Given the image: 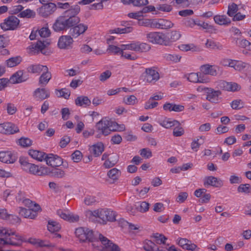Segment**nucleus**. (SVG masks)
Here are the masks:
<instances>
[{
    "label": "nucleus",
    "mask_w": 251,
    "mask_h": 251,
    "mask_svg": "<svg viewBox=\"0 0 251 251\" xmlns=\"http://www.w3.org/2000/svg\"><path fill=\"white\" fill-rule=\"evenodd\" d=\"M201 71L204 75H209L212 76H215L217 74L216 67L209 64L201 66Z\"/></svg>",
    "instance_id": "bb28decb"
},
{
    "label": "nucleus",
    "mask_w": 251,
    "mask_h": 251,
    "mask_svg": "<svg viewBox=\"0 0 251 251\" xmlns=\"http://www.w3.org/2000/svg\"><path fill=\"white\" fill-rule=\"evenodd\" d=\"M47 69V70H44L43 72L39 78V84L43 86H46L51 78V73L49 71L48 67Z\"/></svg>",
    "instance_id": "b1692460"
},
{
    "label": "nucleus",
    "mask_w": 251,
    "mask_h": 251,
    "mask_svg": "<svg viewBox=\"0 0 251 251\" xmlns=\"http://www.w3.org/2000/svg\"><path fill=\"white\" fill-rule=\"evenodd\" d=\"M49 44L50 43L46 41H38L35 45H33L32 48L38 51H41L44 54H46V52L44 51V50Z\"/></svg>",
    "instance_id": "58836bf2"
},
{
    "label": "nucleus",
    "mask_w": 251,
    "mask_h": 251,
    "mask_svg": "<svg viewBox=\"0 0 251 251\" xmlns=\"http://www.w3.org/2000/svg\"><path fill=\"white\" fill-rule=\"evenodd\" d=\"M237 191L239 193H249L251 192L250 185L249 184H240L238 187Z\"/></svg>",
    "instance_id": "0e129e2a"
},
{
    "label": "nucleus",
    "mask_w": 251,
    "mask_h": 251,
    "mask_svg": "<svg viewBox=\"0 0 251 251\" xmlns=\"http://www.w3.org/2000/svg\"><path fill=\"white\" fill-rule=\"evenodd\" d=\"M104 161L102 166L105 169H110L114 167L119 161V156L115 153L108 154L104 153L101 157Z\"/></svg>",
    "instance_id": "0eeeda50"
},
{
    "label": "nucleus",
    "mask_w": 251,
    "mask_h": 251,
    "mask_svg": "<svg viewBox=\"0 0 251 251\" xmlns=\"http://www.w3.org/2000/svg\"><path fill=\"white\" fill-rule=\"evenodd\" d=\"M18 16L22 18H31L35 17V13L33 10L27 9L21 12Z\"/></svg>",
    "instance_id": "603ef678"
},
{
    "label": "nucleus",
    "mask_w": 251,
    "mask_h": 251,
    "mask_svg": "<svg viewBox=\"0 0 251 251\" xmlns=\"http://www.w3.org/2000/svg\"><path fill=\"white\" fill-rule=\"evenodd\" d=\"M47 66L40 64L30 65L27 68L28 73L39 74L44 70H47Z\"/></svg>",
    "instance_id": "cd10ccee"
},
{
    "label": "nucleus",
    "mask_w": 251,
    "mask_h": 251,
    "mask_svg": "<svg viewBox=\"0 0 251 251\" xmlns=\"http://www.w3.org/2000/svg\"><path fill=\"white\" fill-rule=\"evenodd\" d=\"M151 47L149 44L138 42V52H146L149 51Z\"/></svg>",
    "instance_id": "69168bd1"
},
{
    "label": "nucleus",
    "mask_w": 251,
    "mask_h": 251,
    "mask_svg": "<svg viewBox=\"0 0 251 251\" xmlns=\"http://www.w3.org/2000/svg\"><path fill=\"white\" fill-rule=\"evenodd\" d=\"M143 76L144 81L151 84H154L160 78L159 73L153 67L146 69Z\"/></svg>",
    "instance_id": "423d86ee"
},
{
    "label": "nucleus",
    "mask_w": 251,
    "mask_h": 251,
    "mask_svg": "<svg viewBox=\"0 0 251 251\" xmlns=\"http://www.w3.org/2000/svg\"><path fill=\"white\" fill-rule=\"evenodd\" d=\"M251 69V65L246 62H244L242 61H237L235 70L239 72L247 71Z\"/></svg>",
    "instance_id": "ea45409f"
},
{
    "label": "nucleus",
    "mask_w": 251,
    "mask_h": 251,
    "mask_svg": "<svg viewBox=\"0 0 251 251\" xmlns=\"http://www.w3.org/2000/svg\"><path fill=\"white\" fill-rule=\"evenodd\" d=\"M190 22H192L193 25H196L198 26L201 27L203 29H211L212 26L208 25L207 23L200 21H195L191 20Z\"/></svg>",
    "instance_id": "052dcab7"
},
{
    "label": "nucleus",
    "mask_w": 251,
    "mask_h": 251,
    "mask_svg": "<svg viewBox=\"0 0 251 251\" xmlns=\"http://www.w3.org/2000/svg\"><path fill=\"white\" fill-rule=\"evenodd\" d=\"M177 244L183 249L187 250L193 251L197 247L195 244L192 243L191 241L186 238H180L178 239Z\"/></svg>",
    "instance_id": "aec40b11"
},
{
    "label": "nucleus",
    "mask_w": 251,
    "mask_h": 251,
    "mask_svg": "<svg viewBox=\"0 0 251 251\" xmlns=\"http://www.w3.org/2000/svg\"><path fill=\"white\" fill-rule=\"evenodd\" d=\"M23 71H19L14 73L9 79L10 82L12 83H19L25 81L27 78H25L23 77Z\"/></svg>",
    "instance_id": "c85d7f7f"
},
{
    "label": "nucleus",
    "mask_w": 251,
    "mask_h": 251,
    "mask_svg": "<svg viewBox=\"0 0 251 251\" xmlns=\"http://www.w3.org/2000/svg\"><path fill=\"white\" fill-rule=\"evenodd\" d=\"M164 58L167 61L177 63L180 61L181 56L176 54L166 53L164 55Z\"/></svg>",
    "instance_id": "79ce46f5"
},
{
    "label": "nucleus",
    "mask_w": 251,
    "mask_h": 251,
    "mask_svg": "<svg viewBox=\"0 0 251 251\" xmlns=\"http://www.w3.org/2000/svg\"><path fill=\"white\" fill-rule=\"evenodd\" d=\"M163 109L165 111L181 112L184 109V106L172 103H166L163 105Z\"/></svg>",
    "instance_id": "393cba45"
},
{
    "label": "nucleus",
    "mask_w": 251,
    "mask_h": 251,
    "mask_svg": "<svg viewBox=\"0 0 251 251\" xmlns=\"http://www.w3.org/2000/svg\"><path fill=\"white\" fill-rule=\"evenodd\" d=\"M38 33L41 37L46 38L50 35V31L48 26H45L39 30Z\"/></svg>",
    "instance_id": "e2e57ef3"
},
{
    "label": "nucleus",
    "mask_w": 251,
    "mask_h": 251,
    "mask_svg": "<svg viewBox=\"0 0 251 251\" xmlns=\"http://www.w3.org/2000/svg\"><path fill=\"white\" fill-rule=\"evenodd\" d=\"M203 185L205 187L211 186L214 187H220L223 186V183L220 178L213 176H208L204 177Z\"/></svg>",
    "instance_id": "dca6fc26"
},
{
    "label": "nucleus",
    "mask_w": 251,
    "mask_h": 251,
    "mask_svg": "<svg viewBox=\"0 0 251 251\" xmlns=\"http://www.w3.org/2000/svg\"><path fill=\"white\" fill-rule=\"evenodd\" d=\"M74 40L71 35H62L58 39L57 45L60 49H69L73 44Z\"/></svg>",
    "instance_id": "4468645a"
},
{
    "label": "nucleus",
    "mask_w": 251,
    "mask_h": 251,
    "mask_svg": "<svg viewBox=\"0 0 251 251\" xmlns=\"http://www.w3.org/2000/svg\"><path fill=\"white\" fill-rule=\"evenodd\" d=\"M181 50L187 51L191 50L192 51H200L201 50L199 47L195 46L193 44L182 45L179 47Z\"/></svg>",
    "instance_id": "a19ab883"
},
{
    "label": "nucleus",
    "mask_w": 251,
    "mask_h": 251,
    "mask_svg": "<svg viewBox=\"0 0 251 251\" xmlns=\"http://www.w3.org/2000/svg\"><path fill=\"white\" fill-rule=\"evenodd\" d=\"M60 228L61 226L59 223L53 221H49L48 229L50 232H57Z\"/></svg>",
    "instance_id": "a18cd8bd"
},
{
    "label": "nucleus",
    "mask_w": 251,
    "mask_h": 251,
    "mask_svg": "<svg viewBox=\"0 0 251 251\" xmlns=\"http://www.w3.org/2000/svg\"><path fill=\"white\" fill-rule=\"evenodd\" d=\"M28 154L32 158L40 161H42L43 160H45V156L47 155L43 152L33 150H29Z\"/></svg>",
    "instance_id": "e433bc0d"
},
{
    "label": "nucleus",
    "mask_w": 251,
    "mask_h": 251,
    "mask_svg": "<svg viewBox=\"0 0 251 251\" xmlns=\"http://www.w3.org/2000/svg\"><path fill=\"white\" fill-rule=\"evenodd\" d=\"M105 218L104 224L106 221L114 222L116 220V212L110 209H105Z\"/></svg>",
    "instance_id": "49530a36"
},
{
    "label": "nucleus",
    "mask_w": 251,
    "mask_h": 251,
    "mask_svg": "<svg viewBox=\"0 0 251 251\" xmlns=\"http://www.w3.org/2000/svg\"><path fill=\"white\" fill-rule=\"evenodd\" d=\"M215 22L221 25H228L231 21L230 19L225 15H216L214 17Z\"/></svg>",
    "instance_id": "c9c22d12"
},
{
    "label": "nucleus",
    "mask_w": 251,
    "mask_h": 251,
    "mask_svg": "<svg viewBox=\"0 0 251 251\" xmlns=\"http://www.w3.org/2000/svg\"><path fill=\"white\" fill-rule=\"evenodd\" d=\"M45 160L47 165L52 167H59L63 163V159L57 155L53 154H47Z\"/></svg>",
    "instance_id": "9b49d317"
},
{
    "label": "nucleus",
    "mask_w": 251,
    "mask_h": 251,
    "mask_svg": "<svg viewBox=\"0 0 251 251\" xmlns=\"http://www.w3.org/2000/svg\"><path fill=\"white\" fill-rule=\"evenodd\" d=\"M31 209H26L25 208H21L20 211V214L25 218H29L30 219L33 218V215H31Z\"/></svg>",
    "instance_id": "680f3d73"
},
{
    "label": "nucleus",
    "mask_w": 251,
    "mask_h": 251,
    "mask_svg": "<svg viewBox=\"0 0 251 251\" xmlns=\"http://www.w3.org/2000/svg\"><path fill=\"white\" fill-rule=\"evenodd\" d=\"M19 161L22 169L26 173L40 176H45L47 174L46 167H39L34 164L30 163L24 158H20Z\"/></svg>",
    "instance_id": "f03ea898"
},
{
    "label": "nucleus",
    "mask_w": 251,
    "mask_h": 251,
    "mask_svg": "<svg viewBox=\"0 0 251 251\" xmlns=\"http://www.w3.org/2000/svg\"><path fill=\"white\" fill-rule=\"evenodd\" d=\"M76 236L81 242L87 240L92 242L93 240V232L92 230L85 229L83 227H79L76 229L75 231Z\"/></svg>",
    "instance_id": "1a4fd4ad"
},
{
    "label": "nucleus",
    "mask_w": 251,
    "mask_h": 251,
    "mask_svg": "<svg viewBox=\"0 0 251 251\" xmlns=\"http://www.w3.org/2000/svg\"><path fill=\"white\" fill-rule=\"evenodd\" d=\"M33 96L37 100H43L50 97V92L46 88H38L34 91Z\"/></svg>",
    "instance_id": "6ab92c4d"
},
{
    "label": "nucleus",
    "mask_w": 251,
    "mask_h": 251,
    "mask_svg": "<svg viewBox=\"0 0 251 251\" xmlns=\"http://www.w3.org/2000/svg\"><path fill=\"white\" fill-rule=\"evenodd\" d=\"M47 169V174L46 175H49L51 176L57 177V178H62L65 176V172L58 168H54L52 170H50L49 168L46 167Z\"/></svg>",
    "instance_id": "2f4dec72"
},
{
    "label": "nucleus",
    "mask_w": 251,
    "mask_h": 251,
    "mask_svg": "<svg viewBox=\"0 0 251 251\" xmlns=\"http://www.w3.org/2000/svg\"><path fill=\"white\" fill-rule=\"evenodd\" d=\"M20 23V20L15 16H10L1 23L0 26L4 31L16 29Z\"/></svg>",
    "instance_id": "39448f33"
},
{
    "label": "nucleus",
    "mask_w": 251,
    "mask_h": 251,
    "mask_svg": "<svg viewBox=\"0 0 251 251\" xmlns=\"http://www.w3.org/2000/svg\"><path fill=\"white\" fill-rule=\"evenodd\" d=\"M107 51L110 53H113L114 54H121L122 52V49H121V45L120 47H117L115 45H109L107 49Z\"/></svg>",
    "instance_id": "13d9d810"
},
{
    "label": "nucleus",
    "mask_w": 251,
    "mask_h": 251,
    "mask_svg": "<svg viewBox=\"0 0 251 251\" xmlns=\"http://www.w3.org/2000/svg\"><path fill=\"white\" fill-rule=\"evenodd\" d=\"M25 205L32 208L35 211L40 210V206L37 203H34L28 199H25L22 202Z\"/></svg>",
    "instance_id": "c03bdc74"
},
{
    "label": "nucleus",
    "mask_w": 251,
    "mask_h": 251,
    "mask_svg": "<svg viewBox=\"0 0 251 251\" xmlns=\"http://www.w3.org/2000/svg\"><path fill=\"white\" fill-rule=\"evenodd\" d=\"M123 101L126 104L133 105L138 102V100L134 95H129L125 97Z\"/></svg>",
    "instance_id": "de8ad7c7"
},
{
    "label": "nucleus",
    "mask_w": 251,
    "mask_h": 251,
    "mask_svg": "<svg viewBox=\"0 0 251 251\" xmlns=\"http://www.w3.org/2000/svg\"><path fill=\"white\" fill-rule=\"evenodd\" d=\"M21 62V58L19 56L11 57L6 60V64L9 67L17 66Z\"/></svg>",
    "instance_id": "8fccbe9b"
},
{
    "label": "nucleus",
    "mask_w": 251,
    "mask_h": 251,
    "mask_svg": "<svg viewBox=\"0 0 251 251\" xmlns=\"http://www.w3.org/2000/svg\"><path fill=\"white\" fill-rule=\"evenodd\" d=\"M121 175V172L116 168H113L107 173V176L114 182L118 180Z\"/></svg>",
    "instance_id": "f704fd0d"
},
{
    "label": "nucleus",
    "mask_w": 251,
    "mask_h": 251,
    "mask_svg": "<svg viewBox=\"0 0 251 251\" xmlns=\"http://www.w3.org/2000/svg\"><path fill=\"white\" fill-rule=\"evenodd\" d=\"M200 89L204 91L206 93V99L207 100L214 103H217L219 102V96L221 94L220 90H215L212 88L207 87L202 88L200 87L198 88V90Z\"/></svg>",
    "instance_id": "6e6552de"
},
{
    "label": "nucleus",
    "mask_w": 251,
    "mask_h": 251,
    "mask_svg": "<svg viewBox=\"0 0 251 251\" xmlns=\"http://www.w3.org/2000/svg\"><path fill=\"white\" fill-rule=\"evenodd\" d=\"M150 204L146 201H142L139 206L136 207V209L140 212L145 213L149 209Z\"/></svg>",
    "instance_id": "bf43d9fd"
},
{
    "label": "nucleus",
    "mask_w": 251,
    "mask_h": 251,
    "mask_svg": "<svg viewBox=\"0 0 251 251\" xmlns=\"http://www.w3.org/2000/svg\"><path fill=\"white\" fill-rule=\"evenodd\" d=\"M230 105L233 109L238 110L244 107V103L241 100L237 99L233 100Z\"/></svg>",
    "instance_id": "5fc2aeb1"
},
{
    "label": "nucleus",
    "mask_w": 251,
    "mask_h": 251,
    "mask_svg": "<svg viewBox=\"0 0 251 251\" xmlns=\"http://www.w3.org/2000/svg\"><path fill=\"white\" fill-rule=\"evenodd\" d=\"M155 246L154 243L150 240H148L145 242L143 248L146 251H154Z\"/></svg>",
    "instance_id": "338daca9"
},
{
    "label": "nucleus",
    "mask_w": 251,
    "mask_h": 251,
    "mask_svg": "<svg viewBox=\"0 0 251 251\" xmlns=\"http://www.w3.org/2000/svg\"><path fill=\"white\" fill-rule=\"evenodd\" d=\"M16 156L10 151H0V161L5 163H13L16 160Z\"/></svg>",
    "instance_id": "a211bd4d"
},
{
    "label": "nucleus",
    "mask_w": 251,
    "mask_h": 251,
    "mask_svg": "<svg viewBox=\"0 0 251 251\" xmlns=\"http://www.w3.org/2000/svg\"><path fill=\"white\" fill-rule=\"evenodd\" d=\"M99 202V198L94 196H86L84 199V202L87 205H95Z\"/></svg>",
    "instance_id": "37998d69"
},
{
    "label": "nucleus",
    "mask_w": 251,
    "mask_h": 251,
    "mask_svg": "<svg viewBox=\"0 0 251 251\" xmlns=\"http://www.w3.org/2000/svg\"><path fill=\"white\" fill-rule=\"evenodd\" d=\"M80 11V7L77 4L70 7L55 20L52 25L54 31L56 32L66 31L69 28L79 24L80 19L77 15Z\"/></svg>",
    "instance_id": "f257e3e1"
},
{
    "label": "nucleus",
    "mask_w": 251,
    "mask_h": 251,
    "mask_svg": "<svg viewBox=\"0 0 251 251\" xmlns=\"http://www.w3.org/2000/svg\"><path fill=\"white\" fill-rule=\"evenodd\" d=\"M18 144L23 147H28L32 144V141L28 138L22 137L17 142Z\"/></svg>",
    "instance_id": "6e6d98bb"
},
{
    "label": "nucleus",
    "mask_w": 251,
    "mask_h": 251,
    "mask_svg": "<svg viewBox=\"0 0 251 251\" xmlns=\"http://www.w3.org/2000/svg\"><path fill=\"white\" fill-rule=\"evenodd\" d=\"M181 34L178 31L173 30L170 33H168V35H166V39L168 41L167 45L169 44L170 42H176L181 37Z\"/></svg>",
    "instance_id": "4c0bfd02"
},
{
    "label": "nucleus",
    "mask_w": 251,
    "mask_h": 251,
    "mask_svg": "<svg viewBox=\"0 0 251 251\" xmlns=\"http://www.w3.org/2000/svg\"><path fill=\"white\" fill-rule=\"evenodd\" d=\"M159 124L163 127L169 128L176 126H179V123L176 120H173L171 119L165 118L164 120L159 122Z\"/></svg>",
    "instance_id": "72a5a7b5"
},
{
    "label": "nucleus",
    "mask_w": 251,
    "mask_h": 251,
    "mask_svg": "<svg viewBox=\"0 0 251 251\" xmlns=\"http://www.w3.org/2000/svg\"><path fill=\"white\" fill-rule=\"evenodd\" d=\"M70 34L74 38L83 34L88 29V26L84 24H77L70 28Z\"/></svg>",
    "instance_id": "f8f14e48"
},
{
    "label": "nucleus",
    "mask_w": 251,
    "mask_h": 251,
    "mask_svg": "<svg viewBox=\"0 0 251 251\" xmlns=\"http://www.w3.org/2000/svg\"><path fill=\"white\" fill-rule=\"evenodd\" d=\"M117 126L116 123L110 120L106 117L102 118L96 124L97 129L105 136L109 135L111 131H115Z\"/></svg>",
    "instance_id": "7ed1b4c3"
},
{
    "label": "nucleus",
    "mask_w": 251,
    "mask_h": 251,
    "mask_svg": "<svg viewBox=\"0 0 251 251\" xmlns=\"http://www.w3.org/2000/svg\"><path fill=\"white\" fill-rule=\"evenodd\" d=\"M221 87L226 91H236L241 89V86L235 82L222 81L221 83Z\"/></svg>",
    "instance_id": "4be33fe9"
},
{
    "label": "nucleus",
    "mask_w": 251,
    "mask_h": 251,
    "mask_svg": "<svg viewBox=\"0 0 251 251\" xmlns=\"http://www.w3.org/2000/svg\"><path fill=\"white\" fill-rule=\"evenodd\" d=\"M13 234L8 236L5 240V245H11L13 246H19L20 242L24 241V239L22 236L16 234L12 231Z\"/></svg>",
    "instance_id": "f3484780"
},
{
    "label": "nucleus",
    "mask_w": 251,
    "mask_h": 251,
    "mask_svg": "<svg viewBox=\"0 0 251 251\" xmlns=\"http://www.w3.org/2000/svg\"><path fill=\"white\" fill-rule=\"evenodd\" d=\"M236 44L239 47L247 48L248 50H249L250 48H251V43L246 39H237L236 40Z\"/></svg>",
    "instance_id": "864d4df0"
},
{
    "label": "nucleus",
    "mask_w": 251,
    "mask_h": 251,
    "mask_svg": "<svg viewBox=\"0 0 251 251\" xmlns=\"http://www.w3.org/2000/svg\"><path fill=\"white\" fill-rule=\"evenodd\" d=\"M99 238L107 251H120V249L117 245L112 243L110 240H108L101 234H99Z\"/></svg>",
    "instance_id": "2eb2a0df"
},
{
    "label": "nucleus",
    "mask_w": 251,
    "mask_h": 251,
    "mask_svg": "<svg viewBox=\"0 0 251 251\" xmlns=\"http://www.w3.org/2000/svg\"><path fill=\"white\" fill-rule=\"evenodd\" d=\"M19 131V128L14 124L11 123H5L0 124V133L5 134H11Z\"/></svg>",
    "instance_id": "ddd939ff"
},
{
    "label": "nucleus",
    "mask_w": 251,
    "mask_h": 251,
    "mask_svg": "<svg viewBox=\"0 0 251 251\" xmlns=\"http://www.w3.org/2000/svg\"><path fill=\"white\" fill-rule=\"evenodd\" d=\"M28 242L37 247H48L51 246V244L48 241L33 238H29Z\"/></svg>",
    "instance_id": "7c9ffc66"
},
{
    "label": "nucleus",
    "mask_w": 251,
    "mask_h": 251,
    "mask_svg": "<svg viewBox=\"0 0 251 251\" xmlns=\"http://www.w3.org/2000/svg\"><path fill=\"white\" fill-rule=\"evenodd\" d=\"M91 100L86 96H81L75 100V104L78 106L86 107L91 104Z\"/></svg>",
    "instance_id": "473e14b6"
},
{
    "label": "nucleus",
    "mask_w": 251,
    "mask_h": 251,
    "mask_svg": "<svg viewBox=\"0 0 251 251\" xmlns=\"http://www.w3.org/2000/svg\"><path fill=\"white\" fill-rule=\"evenodd\" d=\"M57 213L60 218L70 222H76L79 220V216L78 215L73 214H67L61 210H58Z\"/></svg>",
    "instance_id": "5701e85b"
},
{
    "label": "nucleus",
    "mask_w": 251,
    "mask_h": 251,
    "mask_svg": "<svg viewBox=\"0 0 251 251\" xmlns=\"http://www.w3.org/2000/svg\"><path fill=\"white\" fill-rule=\"evenodd\" d=\"M11 229L3 226H0V247L5 245V240L8 236L13 234Z\"/></svg>",
    "instance_id": "412c9836"
},
{
    "label": "nucleus",
    "mask_w": 251,
    "mask_h": 251,
    "mask_svg": "<svg viewBox=\"0 0 251 251\" xmlns=\"http://www.w3.org/2000/svg\"><path fill=\"white\" fill-rule=\"evenodd\" d=\"M56 9V5L52 2H49L43 4L38 9V12L40 16L44 18H47L52 14Z\"/></svg>",
    "instance_id": "9d476101"
},
{
    "label": "nucleus",
    "mask_w": 251,
    "mask_h": 251,
    "mask_svg": "<svg viewBox=\"0 0 251 251\" xmlns=\"http://www.w3.org/2000/svg\"><path fill=\"white\" fill-rule=\"evenodd\" d=\"M147 40L152 44L167 45L168 40L166 39V35L159 32H151L147 34Z\"/></svg>",
    "instance_id": "20e7f679"
},
{
    "label": "nucleus",
    "mask_w": 251,
    "mask_h": 251,
    "mask_svg": "<svg viewBox=\"0 0 251 251\" xmlns=\"http://www.w3.org/2000/svg\"><path fill=\"white\" fill-rule=\"evenodd\" d=\"M104 145L101 142H98L90 147V151L95 157L100 156L104 151Z\"/></svg>",
    "instance_id": "c756f323"
},
{
    "label": "nucleus",
    "mask_w": 251,
    "mask_h": 251,
    "mask_svg": "<svg viewBox=\"0 0 251 251\" xmlns=\"http://www.w3.org/2000/svg\"><path fill=\"white\" fill-rule=\"evenodd\" d=\"M70 94V90L66 88L55 90V94L58 97H63L66 99L69 98Z\"/></svg>",
    "instance_id": "09e8293b"
},
{
    "label": "nucleus",
    "mask_w": 251,
    "mask_h": 251,
    "mask_svg": "<svg viewBox=\"0 0 251 251\" xmlns=\"http://www.w3.org/2000/svg\"><path fill=\"white\" fill-rule=\"evenodd\" d=\"M174 26V24L171 21L164 19H159L154 24V26L157 28L161 29H168Z\"/></svg>",
    "instance_id": "a878e982"
},
{
    "label": "nucleus",
    "mask_w": 251,
    "mask_h": 251,
    "mask_svg": "<svg viewBox=\"0 0 251 251\" xmlns=\"http://www.w3.org/2000/svg\"><path fill=\"white\" fill-rule=\"evenodd\" d=\"M238 10V6L234 3L229 4L228 6L227 15L230 17H233Z\"/></svg>",
    "instance_id": "4d7b16f0"
},
{
    "label": "nucleus",
    "mask_w": 251,
    "mask_h": 251,
    "mask_svg": "<svg viewBox=\"0 0 251 251\" xmlns=\"http://www.w3.org/2000/svg\"><path fill=\"white\" fill-rule=\"evenodd\" d=\"M72 159L75 162H78L82 157L81 152L78 150L75 151L72 154Z\"/></svg>",
    "instance_id": "774afa93"
},
{
    "label": "nucleus",
    "mask_w": 251,
    "mask_h": 251,
    "mask_svg": "<svg viewBox=\"0 0 251 251\" xmlns=\"http://www.w3.org/2000/svg\"><path fill=\"white\" fill-rule=\"evenodd\" d=\"M204 137L201 136L200 139L197 138V140L193 141L191 143V149L194 151H197L201 145L204 142Z\"/></svg>",
    "instance_id": "3c124183"
}]
</instances>
